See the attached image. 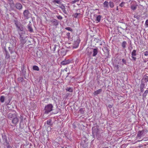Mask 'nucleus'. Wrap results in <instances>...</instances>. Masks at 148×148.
<instances>
[{"instance_id": "f704fd0d", "label": "nucleus", "mask_w": 148, "mask_h": 148, "mask_svg": "<svg viewBox=\"0 0 148 148\" xmlns=\"http://www.w3.org/2000/svg\"><path fill=\"white\" fill-rule=\"evenodd\" d=\"M144 84H142L140 87V91L141 92H143L144 91L143 88L144 87Z\"/></svg>"}, {"instance_id": "b1692460", "label": "nucleus", "mask_w": 148, "mask_h": 148, "mask_svg": "<svg viewBox=\"0 0 148 148\" xmlns=\"http://www.w3.org/2000/svg\"><path fill=\"white\" fill-rule=\"evenodd\" d=\"M5 58L7 59H9L10 58V55L9 53L8 52H7L5 53Z\"/></svg>"}, {"instance_id": "39448f33", "label": "nucleus", "mask_w": 148, "mask_h": 148, "mask_svg": "<svg viewBox=\"0 0 148 148\" xmlns=\"http://www.w3.org/2000/svg\"><path fill=\"white\" fill-rule=\"evenodd\" d=\"M23 16L25 19H28L30 16V13L28 10L24 11L23 12Z\"/></svg>"}, {"instance_id": "7ed1b4c3", "label": "nucleus", "mask_w": 148, "mask_h": 148, "mask_svg": "<svg viewBox=\"0 0 148 148\" xmlns=\"http://www.w3.org/2000/svg\"><path fill=\"white\" fill-rule=\"evenodd\" d=\"M24 34H19V39L20 41V45L22 47H23V45L26 42V40H25V37Z\"/></svg>"}, {"instance_id": "6ab92c4d", "label": "nucleus", "mask_w": 148, "mask_h": 148, "mask_svg": "<svg viewBox=\"0 0 148 148\" xmlns=\"http://www.w3.org/2000/svg\"><path fill=\"white\" fill-rule=\"evenodd\" d=\"M62 0H54L53 2L54 4L57 3L58 4H60L62 2Z\"/></svg>"}, {"instance_id": "0eeeda50", "label": "nucleus", "mask_w": 148, "mask_h": 148, "mask_svg": "<svg viewBox=\"0 0 148 148\" xmlns=\"http://www.w3.org/2000/svg\"><path fill=\"white\" fill-rule=\"evenodd\" d=\"M136 50H134L132 52L131 55L132 58V60L134 61H136V59L135 57V56L136 55Z\"/></svg>"}, {"instance_id": "4be33fe9", "label": "nucleus", "mask_w": 148, "mask_h": 148, "mask_svg": "<svg viewBox=\"0 0 148 148\" xmlns=\"http://www.w3.org/2000/svg\"><path fill=\"white\" fill-rule=\"evenodd\" d=\"M47 124L50 126H52L53 125V123L52 122L51 119H49V120L47 121Z\"/></svg>"}, {"instance_id": "bb28decb", "label": "nucleus", "mask_w": 148, "mask_h": 148, "mask_svg": "<svg viewBox=\"0 0 148 148\" xmlns=\"http://www.w3.org/2000/svg\"><path fill=\"white\" fill-rule=\"evenodd\" d=\"M114 69L116 72H118L119 71V66L118 65H114Z\"/></svg>"}, {"instance_id": "4c0bfd02", "label": "nucleus", "mask_w": 148, "mask_h": 148, "mask_svg": "<svg viewBox=\"0 0 148 148\" xmlns=\"http://www.w3.org/2000/svg\"><path fill=\"white\" fill-rule=\"evenodd\" d=\"M144 78L146 82H148V76L145 75L144 77Z\"/></svg>"}, {"instance_id": "6e6552de", "label": "nucleus", "mask_w": 148, "mask_h": 148, "mask_svg": "<svg viewBox=\"0 0 148 148\" xmlns=\"http://www.w3.org/2000/svg\"><path fill=\"white\" fill-rule=\"evenodd\" d=\"M51 23L53 25L56 27L59 24L58 21L56 19H53L51 21Z\"/></svg>"}, {"instance_id": "4468645a", "label": "nucleus", "mask_w": 148, "mask_h": 148, "mask_svg": "<svg viewBox=\"0 0 148 148\" xmlns=\"http://www.w3.org/2000/svg\"><path fill=\"white\" fill-rule=\"evenodd\" d=\"M81 145L83 148H88V145L87 143L85 142L84 141L81 142Z\"/></svg>"}, {"instance_id": "864d4df0", "label": "nucleus", "mask_w": 148, "mask_h": 148, "mask_svg": "<svg viewBox=\"0 0 148 148\" xmlns=\"http://www.w3.org/2000/svg\"><path fill=\"white\" fill-rule=\"evenodd\" d=\"M108 107L109 108H111L112 107V106L111 105H108Z\"/></svg>"}, {"instance_id": "4d7b16f0", "label": "nucleus", "mask_w": 148, "mask_h": 148, "mask_svg": "<svg viewBox=\"0 0 148 148\" xmlns=\"http://www.w3.org/2000/svg\"><path fill=\"white\" fill-rule=\"evenodd\" d=\"M56 45H55L54 46V50H55V49H56Z\"/></svg>"}, {"instance_id": "c9c22d12", "label": "nucleus", "mask_w": 148, "mask_h": 148, "mask_svg": "<svg viewBox=\"0 0 148 148\" xmlns=\"http://www.w3.org/2000/svg\"><path fill=\"white\" fill-rule=\"evenodd\" d=\"M65 29L66 30H67L69 31H71V32H73V31L72 29L69 27H66L65 28Z\"/></svg>"}, {"instance_id": "5fc2aeb1", "label": "nucleus", "mask_w": 148, "mask_h": 148, "mask_svg": "<svg viewBox=\"0 0 148 148\" xmlns=\"http://www.w3.org/2000/svg\"><path fill=\"white\" fill-rule=\"evenodd\" d=\"M21 122L23 120V117L22 116H21Z\"/></svg>"}, {"instance_id": "aec40b11", "label": "nucleus", "mask_w": 148, "mask_h": 148, "mask_svg": "<svg viewBox=\"0 0 148 148\" xmlns=\"http://www.w3.org/2000/svg\"><path fill=\"white\" fill-rule=\"evenodd\" d=\"M28 30L30 32H32L33 31V29L31 26L30 24H29L27 26Z\"/></svg>"}, {"instance_id": "8fccbe9b", "label": "nucleus", "mask_w": 148, "mask_h": 148, "mask_svg": "<svg viewBox=\"0 0 148 148\" xmlns=\"http://www.w3.org/2000/svg\"><path fill=\"white\" fill-rule=\"evenodd\" d=\"M68 134L66 133L64 134L65 137L67 139H69V137L68 136Z\"/></svg>"}, {"instance_id": "cd10ccee", "label": "nucleus", "mask_w": 148, "mask_h": 148, "mask_svg": "<svg viewBox=\"0 0 148 148\" xmlns=\"http://www.w3.org/2000/svg\"><path fill=\"white\" fill-rule=\"evenodd\" d=\"M66 91L72 92H73V88L71 87L67 88L66 89Z\"/></svg>"}, {"instance_id": "a878e982", "label": "nucleus", "mask_w": 148, "mask_h": 148, "mask_svg": "<svg viewBox=\"0 0 148 148\" xmlns=\"http://www.w3.org/2000/svg\"><path fill=\"white\" fill-rule=\"evenodd\" d=\"M148 93V90H145V92L143 93V99H144V98H145L147 94Z\"/></svg>"}, {"instance_id": "13d9d810", "label": "nucleus", "mask_w": 148, "mask_h": 148, "mask_svg": "<svg viewBox=\"0 0 148 148\" xmlns=\"http://www.w3.org/2000/svg\"><path fill=\"white\" fill-rule=\"evenodd\" d=\"M118 10V7H117L116 8V10Z\"/></svg>"}, {"instance_id": "3c124183", "label": "nucleus", "mask_w": 148, "mask_h": 148, "mask_svg": "<svg viewBox=\"0 0 148 148\" xmlns=\"http://www.w3.org/2000/svg\"><path fill=\"white\" fill-rule=\"evenodd\" d=\"M4 50L5 53L8 52L5 47L4 48Z\"/></svg>"}, {"instance_id": "423d86ee", "label": "nucleus", "mask_w": 148, "mask_h": 148, "mask_svg": "<svg viewBox=\"0 0 148 148\" xmlns=\"http://www.w3.org/2000/svg\"><path fill=\"white\" fill-rule=\"evenodd\" d=\"M80 42V40L79 37L77 38V40L76 41H75L73 47L74 48H77L78 46L79 45Z\"/></svg>"}, {"instance_id": "412c9836", "label": "nucleus", "mask_w": 148, "mask_h": 148, "mask_svg": "<svg viewBox=\"0 0 148 148\" xmlns=\"http://www.w3.org/2000/svg\"><path fill=\"white\" fill-rule=\"evenodd\" d=\"M127 43L126 41H123L121 44V46L123 49H124L126 47V46Z\"/></svg>"}, {"instance_id": "f257e3e1", "label": "nucleus", "mask_w": 148, "mask_h": 148, "mask_svg": "<svg viewBox=\"0 0 148 148\" xmlns=\"http://www.w3.org/2000/svg\"><path fill=\"white\" fill-rule=\"evenodd\" d=\"M14 23L18 34L19 35V34H25V32L24 31V26L17 20L14 21Z\"/></svg>"}, {"instance_id": "ddd939ff", "label": "nucleus", "mask_w": 148, "mask_h": 148, "mask_svg": "<svg viewBox=\"0 0 148 148\" xmlns=\"http://www.w3.org/2000/svg\"><path fill=\"white\" fill-rule=\"evenodd\" d=\"M93 51V56H95L97 54L98 52V49L97 48L92 49Z\"/></svg>"}, {"instance_id": "ea45409f", "label": "nucleus", "mask_w": 148, "mask_h": 148, "mask_svg": "<svg viewBox=\"0 0 148 148\" xmlns=\"http://www.w3.org/2000/svg\"><path fill=\"white\" fill-rule=\"evenodd\" d=\"M140 17V16L137 15H134V17L136 18L137 20L139 19Z\"/></svg>"}, {"instance_id": "79ce46f5", "label": "nucleus", "mask_w": 148, "mask_h": 148, "mask_svg": "<svg viewBox=\"0 0 148 148\" xmlns=\"http://www.w3.org/2000/svg\"><path fill=\"white\" fill-rule=\"evenodd\" d=\"M57 17L58 19L60 20H61L63 18L60 15H59L57 16Z\"/></svg>"}, {"instance_id": "37998d69", "label": "nucleus", "mask_w": 148, "mask_h": 148, "mask_svg": "<svg viewBox=\"0 0 148 148\" xmlns=\"http://www.w3.org/2000/svg\"><path fill=\"white\" fill-rule=\"evenodd\" d=\"M79 1V0H75L74 1H72L71 2V3L72 4H74L76 2H78Z\"/></svg>"}, {"instance_id": "c03bdc74", "label": "nucleus", "mask_w": 148, "mask_h": 148, "mask_svg": "<svg viewBox=\"0 0 148 148\" xmlns=\"http://www.w3.org/2000/svg\"><path fill=\"white\" fill-rule=\"evenodd\" d=\"M70 33H69V32L67 33L66 34V35L67 37L68 38H70Z\"/></svg>"}, {"instance_id": "f8f14e48", "label": "nucleus", "mask_w": 148, "mask_h": 148, "mask_svg": "<svg viewBox=\"0 0 148 148\" xmlns=\"http://www.w3.org/2000/svg\"><path fill=\"white\" fill-rule=\"evenodd\" d=\"M59 8H60L63 12L65 14H67V12L65 10V7L64 4H62L59 6Z\"/></svg>"}, {"instance_id": "f03ea898", "label": "nucleus", "mask_w": 148, "mask_h": 148, "mask_svg": "<svg viewBox=\"0 0 148 148\" xmlns=\"http://www.w3.org/2000/svg\"><path fill=\"white\" fill-rule=\"evenodd\" d=\"M53 106L51 104H48L46 105L44 108L45 113L48 114L53 110Z\"/></svg>"}, {"instance_id": "1a4fd4ad", "label": "nucleus", "mask_w": 148, "mask_h": 148, "mask_svg": "<svg viewBox=\"0 0 148 148\" xmlns=\"http://www.w3.org/2000/svg\"><path fill=\"white\" fill-rule=\"evenodd\" d=\"M16 8L18 10H21L23 8L22 5L20 3H17L15 5Z\"/></svg>"}, {"instance_id": "de8ad7c7", "label": "nucleus", "mask_w": 148, "mask_h": 148, "mask_svg": "<svg viewBox=\"0 0 148 148\" xmlns=\"http://www.w3.org/2000/svg\"><path fill=\"white\" fill-rule=\"evenodd\" d=\"M122 61L123 62L124 64H126V60L124 59H122Z\"/></svg>"}, {"instance_id": "2eb2a0df", "label": "nucleus", "mask_w": 148, "mask_h": 148, "mask_svg": "<svg viewBox=\"0 0 148 148\" xmlns=\"http://www.w3.org/2000/svg\"><path fill=\"white\" fill-rule=\"evenodd\" d=\"M102 90L101 89H99L95 92L93 93L94 95H96L101 92Z\"/></svg>"}, {"instance_id": "9b49d317", "label": "nucleus", "mask_w": 148, "mask_h": 148, "mask_svg": "<svg viewBox=\"0 0 148 148\" xmlns=\"http://www.w3.org/2000/svg\"><path fill=\"white\" fill-rule=\"evenodd\" d=\"M70 60L65 59L61 62V64L62 65H66L70 63Z\"/></svg>"}, {"instance_id": "72a5a7b5", "label": "nucleus", "mask_w": 148, "mask_h": 148, "mask_svg": "<svg viewBox=\"0 0 148 148\" xmlns=\"http://www.w3.org/2000/svg\"><path fill=\"white\" fill-rule=\"evenodd\" d=\"M5 146L6 148H12L11 146L10 145V143H9L8 144H6L4 145Z\"/></svg>"}, {"instance_id": "dca6fc26", "label": "nucleus", "mask_w": 148, "mask_h": 148, "mask_svg": "<svg viewBox=\"0 0 148 148\" xmlns=\"http://www.w3.org/2000/svg\"><path fill=\"white\" fill-rule=\"evenodd\" d=\"M15 115L14 114L10 113L8 115V117L10 119H11L15 116Z\"/></svg>"}, {"instance_id": "49530a36", "label": "nucleus", "mask_w": 148, "mask_h": 148, "mask_svg": "<svg viewBox=\"0 0 148 148\" xmlns=\"http://www.w3.org/2000/svg\"><path fill=\"white\" fill-rule=\"evenodd\" d=\"M144 55L145 56H147L148 55V51H146L144 53Z\"/></svg>"}, {"instance_id": "09e8293b", "label": "nucleus", "mask_w": 148, "mask_h": 148, "mask_svg": "<svg viewBox=\"0 0 148 148\" xmlns=\"http://www.w3.org/2000/svg\"><path fill=\"white\" fill-rule=\"evenodd\" d=\"M124 3V2L121 3L119 5V6L121 7H123V4Z\"/></svg>"}, {"instance_id": "f3484780", "label": "nucleus", "mask_w": 148, "mask_h": 148, "mask_svg": "<svg viewBox=\"0 0 148 148\" xmlns=\"http://www.w3.org/2000/svg\"><path fill=\"white\" fill-rule=\"evenodd\" d=\"M144 133V131H139L137 134V136L138 137H140L143 135Z\"/></svg>"}, {"instance_id": "20e7f679", "label": "nucleus", "mask_w": 148, "mask_h": 148, "mask_svg": "<svg viewBox=\"0 0 148 148\" xmlns=\"http://www.w3.org/2000/svg\"><path fill=\"white\" fill-rule=\"evenodd\" d=\"M3 140L4 141V145L10 143V139L8 137H7V136L4 134L3 133L1 134Z\"/></svg>"}, {"instance_id": "5701e85b", "label": "nucleus", "mask_w": 148, "mask_h": 148, "mask_svg": "<svg viewBox=\"0 0 148 148\" xmlns=\"http://www.w3.org/2000/svg\"><path fill=\"white\" fill-rule=\"evenodd\" d=\"M101 17L102 16L101 15H99L97 16L96 18V19L95 21H97V22H99L100 21Z\"/></svg>"}, {"instance_id": "7c9ffc66", "label": "nucleus", "mask_w": 148, "mask_h": 148, "mask_svg": "<svg viewBox=\"0 0 148 148\" xmlns=\"http://www.w3.org/2000/svg\"><path fill=\"white\" fill-rule=\"evenodd\" d=\"M109 4L111 8H113L114 6L113 2L112 1H110L109 2Z\"/></svg>"}, {"instance_id": "603ef678", "label": "nucleus", "mask_w": 148, "mask_h": 148, "mask_svg": "<svg viewBox=\"0 0 148 148\" xmlns=\"http://www.w3.org/2000/svg\"><path fill=\"white\" fill-rule=\"evenodd\" d=\"M8 48L9 51H11V50H12V49H11V47H8Z\"/></svg>"}, {"instance_id": "6e6d98bb", "label": "nucleus", "mask_w": 148, "mask_h": 148, "mask_svg": "<svg viewBox=\"0 0 148 148\" xmlns=\"http://www.w3.org/2000/svg\"><path fill=\"white\" fill-rule=\"evenodd\" d=\"M10 52L11 54H12L13 52V51H12V50H11V51H10Z\"/></svg>"}, {"instance_id": "c756f323", "label": "nucleus", "mask_w": 148, "mask_h": 148, "mask_svg": "<svg viewBox=\"0 0 148 148\" xmlns=\"http://www.w3.org/2000/svg\"><path fill=\"white\" fill-rule=\"evenodd\" d=\"M33 69L35 71H38L39 70L38 67L36 66H33Z\"/></svg>"}, {"instance_id": "9d476101", "label": "nucleus", "mask_w": 148, "mask_h": 148, "mask_svg": "<svg viewBox=\"0 0 148 148\" xmlns=\"http://www.w3.org/2000/svg\"><path fill=\"white\" fill-rule=\"evenodd\" d=\"M19 121V119L16 117L13 118L12 121V123L15 125L17 124Z\"/></svg>"}, {"instance_id": "a211bd4d", "label": "nucleus", "mask_w": 148, "mask_h": 148, "mask_svg": "<svg viewBox=\"0 0 148 148\" xmlns=\"http://www.w3.org/2000/svg\"><path fill=\"white\" fill-rule=\"evenodd\" d=\"M103 50L105 52L108 54L109 53V50L108 48L107 47H104Z\"/></svg>"}, {"instance_id": "a18cd8bd", "label": "nucleus", "mask_w": 148, "mask_h": 148, "mask_svg": "<svg viewBox=\"0 0 148 148\" xmlns=\"http://www.w3.org/2000/svg\"><path fill=\"white\" fill-rule=\"evenodd\" d=\"M145 25L147 26H148V19L146 20L145 23Z\"/></svg>"}, {"instance_id": "2f4dec72", "label": "nucleus", "mask_w": 148, "mask_h": 148, "mask_svg": "<svg viewBox=\"0 0 148 148\" xmlns=\"http://www.w3.org/2000/svg\"><path fill=\"white\" fill-rule=\"evenodd\" d=\"M0 101L1 102L3 103L4 101L5 97L4 96H2L0 97Z\"/></svg>"}, {"instance_id": "e433bc0d", "label": "nucleus", "mask_w": 148, "mask_h": 148, "mask_svg": "<svg viewBox=\"0 0 148 148\" xmlns=\"http://www.w3.org/2000/svg\"><path fill=\"white\" fill-rule=\"evenodd\" d=\"M131 9L133 10H135L136 8V7L134 5H132L131 6Z\"/></svg>"}, {"instance_id": "393cba45", "label": "nucleus", "mask_w": 148, "mask_h": 148, "mask_svg": "<svg viewBox=\"0 0 148 148\" xmlns=\"http://www.w3.org/2000/svg\"><path fill=\"white\" fill-rule=\"evenodd\" d=\"M81 14L80 13H75V14H73L72 16H74L75 18H79V16Z\"/></svg>"}, {"instance_id": "a19ab883", "label": "nucleus", "mask_w": 148, "mask_h": 148, "mask_svg": "<svg viewBox=\"0 0 148 148\" xmlns=\"http://www.w3.org/2000/svg\"><path fill=\"white\" fill-rule=\"evenodd\" d=\"M18 81L20 82H22L23 80V79L22 77H19L18 79Z\"/></svg>"}, {"instance_id": "58836bf2", "label": "nucleus", "mask_w": 148, "mask_h": 148, "mask_svg": "<svg viewBox=\"0 0 148 148\" xmlns=\"http://www.w3.org/2000/svg\"><path fill=\"white\" fill-rule=\"evenodd\" d=\"M79 112L82 114H83L84 113V109L82 108L80 109L79 110Z\"/></svg>"}, {"instance_id": "473e14b6", "label": "nucleus", "mask_w": 148, "mask_h": 148, "mask_svg": "<svg viewBox=\"0 0 148 148\" xmlns=\"http://www.w3.org/2000/svg\"><path fill=\"white\" fill-rule=\"evenodd\" d=\"M61 53H62V55H63V56L65 55L66 54V52L64 50V49H61Z\"/></svg>"}, {"instance_id": "c85d7f7f", "label": "nucleus", "mask_w": 148, "mask_h": 148, "mask_svg": "<svg viewBox=\"0 0 148 148\" xmlns=\"http://www.w3.org/2000/svg\"><path fill=\"white\" fill-rule=\"evenodd\" d=\"M103 6L104 7H108V2L107 1H105L103 3Z\"/></svg>"}]
</instances>
